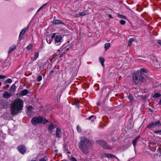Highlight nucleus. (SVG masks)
Masks as SVG:
<instances>
[{"instance_id":"f257e3e1","label":"nucleus","mask_w":161,"mask_h":161,"mask_svg":"<svg viewBox=\"0 0 161 161\" xmlns=\"http://www.w3.org/2000/svg\"><path fill=\"white\" fill-rule=\"evenodd\" d=\"M147 74L146 69L144 68L140 69L132 74V79L135 85L139 84L144 80V77Z\"/></svg>"},{"instance_id":"f03ea898","label":"nucleus","mask_w":161,"mask_h":161,"mask_svg":"<svg viewBox=\"0 0 161 161\" xmlns=\"http://www.w3.org/2000/svg\"><path fill=\"white\" fill-rule=\"evenodd\" d=\"M93 146L91 141L86 137L83 136L80 138V140L78 143V146L81 151L84 154H87L89 149Z\"/></svg>"},{"instance_id":"7ed1b4c3","label":"nucleus","mask_w":161,"mask_h":161,"mask_svg":"<svg viewBox=\"0 0 161 161\" xmlns=\"http://www.w3.org/2000/svg\"><path fill=\"white\" fill-rule=\"evenodd\" d=\"M23 101L21 99L14 100L11 105V112L12 115H15L20 113L23 109Z\"/></svg>"},{"instance_id":"20e7f679","label":"nucleus","mask_w":161,"mask_h":161,"mask_svg":"<svg viewBox=\"0 0 161 161\" xmlns=\"http://www.w3.org/2000/svg\"><path fill=\"white\" fill-rule=\"evenodd\" d=\"M48 122V120L40 116L33 117L31 121L32 124L34 125H36L39 124H46Z\"/></svg>"},{"instance_id":"39448f33","label":"nucleus","mask_w":161,"mask_h":161,"mask_svg":"<svg viewBox=\"0 0 161 161\" xmlns=\"http://www.w3.org/2000/svg\"><path fill=\"white\" fill-rule=\"evenodd\" d=\"M96 142L97 144L99 145L103 148L108 150L111 149H112V147H111L108 146L106 141H105L99 140H97L96 141Z\"/></svg>"},{"instance_id":"423d86ee","label":"nucleus","mask_w":161,"mask_h":161,"mask_svg":"<svg viewBox=\"0 0 161 161\" xmlns=\"http://www.w3.org/2000/svg\"><path fill=\"white\" fill-rule=\"evenodd\" d=\"M17 149L22 154H25L26 151V147L23 145H19L17 147Z\"/></svg>"},{"instance_id":"0eeeda50","label":"nucleus","mask_w":161,"mask_h":161,"mask_svg":"<svg viewBox=\"0 0 161 161\" xmlns=\"http://www.w3.org/2000/svg\"><path fill=\"white\" fill-rule=\"evenodd\" d=\"M8 106V102L4 99H2L0 101V106L3 108H6Z\"/></svg>"},{"instance_id":"6e6552de","label":"nucleus","mask_w":161,"mask_h":161,"mask_svg":"<svg viewBox=\"0 0 161 161\" xmlns=\"http://www.w3.org/2000/svg\"><path fill=\"white\" fill-rule=\"evenodd\" d=\"M18 82L16 81L15 83L11 86L9 89L10 91L13 92H14L16 91V89L18 86Z\"/></svg>"},{"instance_id":"1a4fd4ad","label":"nucleus","mask_w":161,"mask_h":161,"mask_svg":"<svg viewBox=\"0 0 161 161\" xmlns=\"http://www.w3.org/2000/svg\"><path fill=\"white\" fill-rule=\"evenodd\" d=\"M62 37L61 36L59 35H56L54 39L55 43L57 45H59L61 42Z\"/></svg>"},{"instance_id":"9d476101","label":"nucleus","mask_w":161,"mask_h":161,"mask_svg":"<svg viewBox=\"0 0 161 161\" xmlns=\"http://www.w3.org/2000/svg\"><path fill=\"white\" fill-rule=\"evenodd\" d=\"M28 27L27 29L26 27L24 28L21 31L19 36V39L21 40L23 37L24 35L26 32V30H28Z\"/></svg>"},{"instance_id":"9b49d317","label":"nucleus","mask_w":161,"mask_h":161,"mask_svg":"<svg viewBox=\"0 0 161 161\" xmlns=\"http://www.w3.org/2000/svg\"><path fill=\"white\" fill-rule=\"evenodd\" d=\"M65 44H64L62 47V48H60L62 49V51H64L65 53L69 50L70 45V44H67L65 46Z\"/></svg>"},{"instance_id":"f8f14e48","label":"nucleus","mask_w":161,"mask_h":161,"mask_svg":"<svg viewBox=\"0 0 161 161\" xmlns=\"http://www.w3.org/2000/svg\"><path fill=\"white\" fill-rule=\"evenodd\" d=\"M53 23L55 25H59L63 24L64 25V24L62 22V21L59 19H54L52 21Z\"/></svg>"},{"instance_id":"ddd939ff","label":"nucleus","mask_w":161,"mask_h":161,"mask_svg":"<svg viewBox=\"0 0 161 161\" xmlns=\"http://www.w3.org/2000/svg\"><path fill=\"white\" fill-rule=\"evenodd\" d=\"M140 137V135H138L137 136H136L134 139L132 141V143L134 147H135L136 145L137 142L139 139Z\"/></svg>"},{"instance_id":"4468645a","label":"nucleus","mask_w":161,"mask_h":161,"mask_svg":"<svg viewBox=\"0 0 161 161\" xmlns=\"http://www.w3.org/2000/svg\"><path fill=\"white\" fill-rule=\"evenodd\" d=\"M29 92L28 90L25 89L21 91L20 93V95L22 96H25Z\"/></svg>"},{"instance_id":"2eb2a0df","label":"nucleus","mask_w":161,"mask_h":161,"mask_svg":"<svg viewBox=\"0 0 161 161\" xmlns=\"http://www.w3.org/2000/svg\"><path fill=\"white\" fill-rule=\"evenodd\" d=\"M61 133V130L60 128H57L56 130V136L58 138H60V134Z\"/></svg>"},{"instance_id":"dca6fc26","label":"nucleus","mask_w":161,"mask_h":161,"mask_svg":"<svg viewBox=\"0 0 161 161\" xmlns=\"http://www.w3.org/2000/svg\"><path fill=\"white\" fill-rule=\"evenodd\" d=\"M11 96V94L8 93L7 91L5 92L3 95V97L4 98H10Z\"/></svg>"},{"instance_id":"f3484780","label":"nucleus","mask_w":161,"mask_h":161,"mask_svg":"<svg viewBox=\"0 0 161 161\" xmlns=\"http://www.w3.org/2000/svg\"><path fill=\"white\" fill-rule=\"evenodd\" d=\"M59 53L58 54V58H61L65 54V53L64 51H62V49H60L59 50Z\"/></svg>"},{"instance_id":"a211bd4d","label":"nucleus","mask_w":161,"mask_h":161,"mask_svg":"<svg viewBox=\"0 0 161 161\" xmlns=\"http://www.w3.org/2000/svg\"><path fill=\"white\" fill-rule=\"evenodd\" d=\"M10 65V63L9 61L8 60H5L3 64V66L4 68L7 67Z\"/></svg>"},{"instance_id":"6ab92c4d","label":"nucleus","mask_w":161,"mask_h":161,"mask_svg":"<svg viewBox=\"0 0 161 161\" xmlns=\"http://www.w3.org/2000/svg\"><path fill=\"white\" fill-rule=\"evenodd\" d=\"M155 127V126L154 122H152L147 126V127L149 129H152L154 128Z\"/></svg>"},{"instance_id":"aec40b11","label":"nucleus","mask_w":161,"mask_h":161,"mask_svg":"<svg viewBox=\"0 0 161 161\" xmlns=\"http://www.w3.org/2000/svg\"><path fill=\"white\" fill-rule=\"evenodd\" d=\"M16 47L15 45H13L10 47L9 50L8 51V53H10L11 52H13L16 48Z\"/></svg>"},{"instance_id":"412c9836","label":"nucleus","mask_w":161,"mask_h":161,"mask_svg":"<svg viewBox=\"0 0 161 161\" xmlns=\"http://www.w3.org/2000/svg\"><path fill=\"white\" fill-rule=\"evenodd\" d=\"M96 119V116L95 115H92L89 116L88 118V119L90 120L91 119V121H94Z\"/></svg>"},{"instance_id":"4be33fe9","label":"nucleus","mask_w":161,"mask_h":161,"mask_svg":"<svg viewBox=\"0 0 161 161\" xmlns=\"http://www.w3.org/2000/svg\"><path fill=\"white\" fill-rule=\"evenodd\" d=\"M99 61L103 66H104V63L105 61L104 59L102 57H100L99 58Z\"/></svg>"},{"instance_id":"5701e85b","label":"nucleus","mask_w":161,"mask_h":161,"mask_svg":"<svg viewBox=\"0 0 161 161\" xmlns=\"http://www.w3.org/2000/svg\"><path fill=\"white\" fill-rule=\"evenodd\" d=\"M111 45L109 43H106L104 45V48L105 51L108 49L110 47Z\"/></svg>"},{"instance_id":"b1692460","label":"nucleus","mask_w":161,"mask_h":161,"mask_svg":"<svg viewBox=\"0 0 161 161\" xmlns=\"http://www.w3.org/2000/svg\"><path fill=\"white\" fill-rule=\"evenodd\" d=\"M135 40V39L134 38H131L130 39L128 42L127 44V46L130 47L131 45L132 42H134Z\"/></svg>"},{"instance_id":"393cba45","label":"nucleus","mask_w":161,"mask_h":161,"mask_svg":"<svg viewBox=\"0 0 161 161\" xmlns=\"http://www.w3.org/2000/svg\"><path fill=\"white\" fill-rule=\"evenodd\" d=\"M161 96V94L158 92L154 93V94L152 96V97L153 98H157Z\"/></svg>"},{"instance_id":"a878e982","label":"nucleus","mask_w":161,"mask_h":161,"mask_svg":"<svg viewBox=\"0 0 161 161\" xmlns=\"http://www.w3.org/2000/svg\"><path fill=\"white\" fill-rule=\"evenodd\" d=\"M46 40L48 44H51L52 42V39H50V36H47L46 38Z\"/></svg>"},{"instance_id":"bb28decb","label":"nucleus","mask_w":161,"mask_h":161,"mask_svg":"<svg viewBox=\"0 0 161 161\" xmlns=\"http://www.w3.org/2000/svg\"><path fill=\"white\" fill-rule=\"evenodd\" d=\"M54 128V126L53 124L52 123L50 125H49L48 128V129L49 131L52 132Z\"/></svg>"},{"instance_id":"cd10ccee","label":"nucleus","mask_w":161,"mask_h":161,"mask_svg":"<svg viewBox=\"0 0 161 161\" xmlns=\"http://www.w3.org/2000/svg\"><path fill=\"white\" fill-rule=\"evenodd\" d=\"M107 158H115L117 159H118L117 157L116 156L113 155L112 154L107 153Z\"/></svg>"},{"instance_id":"c85d7f7f","label":"nucleus","mask_w":161,"mask_h":161,"mask_svg":"<svg viewBox=\"0 0 161 161\" xmlns=\"http://www.w3.org/2000/svg\"><path fill=\"white\" fill-rule=\"evenodd\" d=\"M27 115L29 117H31L32 116L33 111L32 110L27 111Z\"/></svg>"},{"instance_id":"c756f323","label":"nucleus","mask_w":161,"mask_h":161,"mask_svg":"<svg viewBox=\"0 0 161 161\" xmlns=\"http://www.w3.org/2000/svg\"><path fill=\"white\" fill-rule=\"evenodd\" d=\"M88 12L86 11H85L79 14L80 16H84L87 14Z\"/></svg>"},{"instance_id":"7c9ffc66","label":"nucleus","mask_w":161,"mask_h":161,"mask_svg":"<svg viewBox=\"0 0 161 161\" xmlns=\"http://www.w3.org/2000/svg\"><path fill=\"white\" fill-rule=\"evenodd\" d=\"M117 16L119 18L121 19H126V17L125 16L121 15L120 14H118Z\"/></svg>"},{"instance_id":"2f4dec72","label":"nucleus","mask_w":161,"mask_h":161,"mask_svg":"<svg viewBox=\"0 0 161 161\" xmlns=\"http://www.w3.org/2000/svg\"><path fill=\"white\" fill-rule=\"evenodd\" d=\"M128 98L131 101H133V96L132 94H130L128 97Z\"/></svg>"},{"instance_id":"473e14b6","label":"nucleus","mask_w":161,"mask_h":161,"mask_svg":"<svg viewBox=\"0 0 161 161\" xmlns=\"http://www.w3.org/2000/svg\"><path fill=\"white\" fill-rule=\"evenodd\" d=\"M154 124L155 126H160L161 125V123L159 120H158L156 121H155L154 122Z\"/></svg>"},{"instance_id":"72a5a7b5","label":"nucleus","mask_w":161,"mask_h":161,"mask_svg":"<svg viewBox=\"0 0 161 161\" xmlns=\"http://www.w3.org/2000/svg\"><path fill=\"white\" fill-rule=\"evenodd\" d=\"M76 129L78 132L80 133L81 132V128L79 125H78L76 127Z\"/></svg>"},{"instance_id":"f704fd0d","label":"nucleus","mask_w":161,"mask_h":161,"mask_svg":"<svg viewBox=\"0 0 161 161\" xmlns=\"http://www.w3.org/2000/svg\"><path fill=\"white\" fill-rule=\"evenodd\" d=\"M12 82V80L10 78H8L4 82V84H7L11 83Z\"/></svg>"},{"instance_id":"c9c22d12","label":"nucleus","mask_w":161,"mask_h":161,"mask_svg":"<svg viewBox=\"0 0 161 161\" xmlns=\"http://www.w3.org/2000/svg\"><path fill=\"white\" fill-rule=\"evenodd\" d=\"M39 53L38 52H36L34 56L33 61L35 60L38 57Z\"/></svg>"},{"instance_id":"e433bc0d","label":"nucleus","mask_w":161,"mask_h":161,"mask_svg":"<svg viewBox=\"0 0 161 161\" xmlns=\"http://www.w3.org/2000/svg\"><path fill=\"white\" fill-rule=\"evenodd\" d=\"M42 79V76L41 75H39L37 78V81L38 82L40 81Z\"/></svg>"},{"instance_id":"4c0bfd02","label":"nucleus","mask_w":161,"mask_h":161,"mask_svg":"<svg viewBox=\"0 0 161 161\" xmlns=\"http://www.w3.org/2000/svg\"><path fill=\"white\" fill-rule=\"evenodd\" d=\"M105 157H107V153L102 154L100 158L101 159H102Z\"/></svg>"},{"instance_id":"58836bf2","label":"nucleus","mask_w":161,"mask_h":161,"mask_svg":"<svg viewBox=\"0 0 161 161\" xmlns=\"http://www.w3.org/2000/svg\"><path fill=\"white\" fill-rule=\"evenodd\" d=\"M55 72L56 74H57V75H58L59 74V72L58 71H54V70H52L51 71V72L49 73V75H51L53 73Z\"/></svg>"},{"instance_id":"ea45409f","label":"nucleus","mask_w":161,"mask_h":161,"mask_svg":"<svg viewBox=\"0 0 161 161\" xmlns=\"http://www.w3.org/2000/svg\"><path fill=\"white\" fill-rule=\"evenodd\" d=\"M32 48V45L30 44L26 47V49L29 50L31 49Z\"/></svg>"},{"instance_id":"a19ab883","label":"nucleus","mask_w":161,"mask_h":161,"mask_svg":"<svg viewBox=\"0 0 161 161\" xmlns=\"http://www.w3.org/2000/svg\"><path fill=\"white\" fill-rule=\"evenodd\" d=\"M120 23L122 25H124L125 24L126 21L124 20H121L120 21Z\"/></svg>"},{"instance_id":"79ce46f5","label":"nucleus","mask_w":161,"mask_h":161,"mask_svg":"<svg viewBox=\"0 0 161 161\" xmlns=\"http://www.w3.org/2000/svg\"><path fill=\"white\" fill-rule=\"evenodd\" d=\"M70 160L71 161H77L76 159L75 158L72 157H71L70 158Z\"/></svg>"},{"instance_id":"37998d69","label":"nucleus","mask_w":161,"mask_h":161,"mask_svg":"<svg viewBox=\"0 0 161 161\" xmlns=\"http://www.w3.org/2000/svg\"><path fill=\"white\" fill-rule=\"evenodd\" d=\"M33 108V107L31 106H30L27 108V111H30L32 110V109Z\"/></svg>"},{"instance_id":"c03bdc74","label":"nucleus","mask_w":161,"mask_h":161,"mask_svg":"<svg viewBox=\"0 0 161 161\" xmlns=\"http://www.w3.org/2000/svg\"><path fill=\"white\" fill-rule=\"evenodd\" d=\"M161 132V130L154 131V133L155 134L159 133Z\"/></svg>"},{"instance_id":"a18cd8bd","label":"nucleus","mask_w":161,"mask_h":161,"mask_svg":"<svg viewBox=\"0 0 161 161\" xmlns=\"http://www.w3.org/2000/svg\"><path fill=\"white\" fill-rule=\"evenodd\" d=\"M6 77L5 75H0V79H3Z\"/></svg>"},{"instance_id":"49530a36","label":"nucleus","mask_w":161,"mask_h":161,"mask_svg":"<svg viewBox=\"0 0 161 161\" xmlns=\"http://www.w3.org/2000/svg\"><path fill=\"white\" fill-rule=\"evenodd\" d=\"M55 37V34L54 33L50 37V39H52V40L53 41V38Z\"/></svg>"},{"instance_id":"de8ad7c7","label":"nucleus","mask_w":161,"mask_h":161,"mask_svg":"<svg viewBox=\"0 0 161 161\" xmlns=\"http://www.w3.org/2000/svg\"><path fill=\"white\" fill-rule=\"evenodd\" d=\"M158 43L160 45H161V40H158L157 41Z\"/></svg>"},{"instance_id":"09e8293b","label":"nucleus","mask_w":161,"mask_h":161,"mask_svg":"<svg viewBox=\"0 0 161 161\" xmlns=\"http://www.w3.org/2000/svg\"><path fill=\"white\" fill-rule=\"evenodd\" d=\"M39 161H47L46 159H45L44 158H41L40 159Z\"/></svg>"},{"instance_id":"8fccbe9b","label":"nucleus","mask_w":161,"mask_h":161,"mask_svg":"<svg viewBox=\"0 0 161 161\" xmlns=\"http://www.w3.org/2000/svg\"><path fill=\"white\" fill-rule=\"evenodd\" d=\"M43 8L41 6L38 9L37 12H39L40 11L41 9H42Z\"/></svg>"},{"instance_id":"3c124183","label":"nucleus","mask_w":161,"mask_h":161,"mask_svg":"<svg viewBox=\"0 0 161 161\" xmlns=\"http://www.w3.org/2000/svg\"><path fill=\"white\" fill-rule=\"evenodd\" d=\"M47 3H45L44 4H43L42 6V7L43 8L45 6H46L47 5Z\"/></svg>"},{"instance_id":"603ef678","label":"nucleus","mask_w":161,"mask_h":161,"mask_svg":"<svg viewBox=\"0 0 161 161\" xmlns=\"http://www.w3.org/2000/svg\"><path fill=\"white\" fill-rule=\"evenodd\" d=\"M158 104L159 105H161V99L160 100L159 102L158 103Z\"/></svg>"},{"instance_id":"864d4df0","label":"nucleus","mask_w":161,"mask_h":161,"mask_svg":"<svg viewBox=\"0 0 161 161\" xmlns=\"http://www.w3.org/2000/svg\"><path fill=\"white\" fill-rule=\"evenodd\" d=\"M33 10H34L33 8H31L30 9L28 10V11H33Z\"/></svg>"},{"instance_id":"5fc2aeb1","label":"nucleus","mask_w":161,"mask_h":161,"mask_svg":"<svg viewBox=\"0 0 161 161\" xmlns=\"http://www.w3.org/2000/svg\"><path fill=\"white\" fill-rule=\"evenodd\" d=\"M111 140L113 142H115L116 140V139L114 138H112Z\"/></svg>"},{"instance_id":"6e6d98bb","label":"nucleus","mask_w":161,"mask_h":161,"mask_svg":"<svg viewBox=\"0 0 161 161\" xmlns=\"http://www.w3.org/2000/svg\"><path fill=\"white\" fill-rule=\"evenodd\" d=\"M156 144V143L155 142H153L152 143V145H155Z\"/></svg>"},{"instance_id":"4d7b16f0","label":"nucleus","mask_w":161,"mask_h":161,"mask_svg":"<svg viewBox=\"0 0 161 161\" xmlns=\"http://www.w3.org/2000/svg\"><path fill=\"white\" fill-rule=\"evenodd\" d=\"M97 106H99L100 105V102H98L97 103Z\"/></svg>"},{"instance_id":"13d9d810","label":"nucleus","mask_w":161,"mask_h":161,"mask_svg":"<svg viewBox=\"0 0 161 161\" xmlns=\"http://www.w3.org/2000/svg\"><path fill=\"white\" fill-rule=\"evenodd\" d=\"M6 86L8 88L9 87V85L8 84H7Z\"/></svg>"},{"instance_id":"bf43d9fd","label":"nucleus","mask_w":161,"mask_h":161,"mask_svg":"<svg viewBox=\"0 0 161 161\" xmlns=\"http://www.w3.org/2000/svg\"><path fill=\"white\" fill-rule=\"evenodd\" d=\"M54 152L56 153H57L58 152V150L57 149H55L54 151Z\"/></svg>"},{"instance_id":"052dcab7","label":"nucleus","mask_w":161,"mask_h":161,"mask_svg":"<svg viewBox=\"0 0 161 161\" xmlns=\"http://www.w3.org/2000/svg\"><path fill=\"white\" fill-rule=\"evenodd\" d=\"M109 17L110 18L112 19L113 18V17H112V16L111 15L109 14Z\"/></svg>"},{"instance_id":"680f3d73","label":"nucleus","mask_w":161,"mask_h":161,"mask_svg":"<svg viewBox=\"0 0 161 161\" xmlns=\"http://www.w3.org/2000/svg\"><path fill=\"white\" fill-rule=\"evenodd\" d=\"M30 161H36V160L34 159H32Z\"/></svg>"},{"instance_id":"e2e57ef3","label":"nucleus","mask_w":161,"mask_h":161,"mask_svg":"<svg viewBox=\"0 0 161 161\" xmlns=\"http://www.w3.org/2000/svg\"><path fill=\"white\" fill-rule=\"evenodd\" d=\"M99 89V87L98 86V87L97 88V89L96 90L97 91Z\"/></svg>"},{"instance_id":"0e129e2a","label":"nucleus","mask_w":161,"mask_h":161,"mask_svg":"<svg viewBox=\"0 0 161 161\" xmlns=\"http://www.w3.org/2000/svg\"><path fill=\"white\" fill-rule=\"evenodd\" d=\"M56 18V16H54V18H53V19H54H54H55Z\"/></svg>"},{"instance_id":"69168bd1","label":"nucleus","mask_w":161,"mask_h":161,"mask_svg":"<svg viewBox=\"0 0 161 161\" xmlns=\"http://www.w3.org/2000/svg\"><path fill=\"white\" fill-rule=\"evenodd\" d=\"M76 106H77L78 107V108H79V104H77V105H76Z\"/></svg>"},{"instance_id":"338daca9","label":"nucleus","mask_w":161,"mask_h":161,"mask_svg":"<svg viewBox=\"0 0 161 161\" xmlns=\"http://www.w3.org/2000/svg\"><path fill=\"white\" fill-rule=\"evenodd\" d=\"M1 82L0 81V86H1Z\"/></svg>"}]
</instances>
